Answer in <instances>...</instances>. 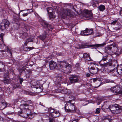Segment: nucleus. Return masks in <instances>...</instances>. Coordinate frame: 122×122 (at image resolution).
<instances>
[{"mask_svg": "<svg viewBox=\"0 0 122 122\" xmlns=\"http://www.w3.org/2000/svg\"><path fill=\"white\" fill-rule=\"evenodd\" d=\"M21 103L20 107L22 111L18 112V113L22 114L21 116L24 118H32L33 116L31 113V110L33 108V107L31 105H29L32 103L31 101L30 100L26 101H22Z\"/></svg>", "mask_w": 122, "mask_h": 122, "instance_id": "obj_1", "label": "nucleus"}, {"mask_svg": "<svg viewBox=\"0 0 122 122\" xmlns=\"http://www.w3.org/2000/svg\"><path fill=\"white\" fill-rule=\"evenodd\" d=\"M58 69L62 72H69L71 69L70 65L66 61H61L58 66Z\"/></svg>", "mask_w": 122, "mask_h": 122, "instance_id": "obj_2", "label": "nucleus"}, {"mask_svg": "<svg viewBox=\"0 0 122 122\" xmlns=\"http://www.w3.org/2000/svg\"><path fill=\"white\" fill-rule=\"evenodd\" d=\"M109 108L113 114L116 115L120 113L122 111V107L118 104H115L114 106L110 105L109 106Z\"/></svg>", "mask_w": 122, "mask_h": 122, "instance_id": "obj_3", "label": "nucleus"}, {"mask_svg": "<svg viewBox=\"0 0 122 122\" xmlns=\"http://www.w3.org/2000/svg\"><path fill=\"white\" fill-rule=\"evenodd\" d=\"M64 108L66 112L71 113H74L76 112V109L74 103H71V102H67L65 105Z\"/></svg>", "mask_w": 122, "mask_h": 122, "instance_id": "obj_4", "label": "nucleus"}, {"mask_svg": "<svg viewBox=\"0 0 122 122\" xmlns=\"http://www.w3.org/2000/svg\"><path fill=\"white\" fill-rule=\"evenodd\" d=\"M110 90L114 93H120L122 94V87L120 85H117L112 87Z\"/></svg>", "mask_w": 122, "mask_h": 122, "instance_id": "obj_5", "label": "nucleus"}, {"mask_svg": "<svg viewBox=\"0 0 122 122\" xmlns=\"http://www.w3.org/2000/svg\"><path fill=\"white\" fill-rule=\"evenodd\" d=\"M9 23L8 21L6 19L3 20L0 24L1 29L3 31L4 30L8 28Z\"/></svg>", "mask_w": 122, "mask_h": 122, "instance_id": "obj_6", "label": "nucleus"}, {"mask_svg": "<svg viewBox=\"0 0 122 122\" xmlns=\"http://www.w3.org/2000/svg\"><path fill=\"white\" fill-rule=\"evenodd\" d=\"M83 12L84 16L86 18L90 19L93 18L92 14L90 10H86L84 11Z\"/></svg>", "mask_w": 122, "mask_h": 122, "instance_id": "obj_7", "label": "nucleus"}, {"mask_svg": "<svg viewBox=\"0 0 122 122\" xmlns=\"http://www.w3.org/2000/svg\"><path fill=\"white\" fill-rule=\"evenodd\" d=\"M71 10L68 9H63L61 13V16L65 17L71 14Z\"/></svg>", "mask_w": 122, "mask_h": 122, "instance_id": "obj_8", "label": "nucleus"}, {"mask_svg": "<svg viewBox=\"0 0 122 122\" xmlns=\"http://www.w3.org/2000/svg\"><path fill=\"white\" fill-rule=\"evenodd\" d=\"M116 24H117V27H115V29L117 30L121 29L122 28V26L120 23L117 22V20H114L111 23L112 25H115Z\"/></svg>", "mask_w": 122, "mask_h": 122, "instance_id": "obj_9", "label": "nucleus"}, {"mask_svg": "<svg viewBox=\"0 0 122 122\" xmlns=\"http://www.w3.org/2000/svg\"><path fill=\"white\" fill-rule=\"evenodd\" d=\"M88 70L90 72L93 74H96L98 72V69L95 68L93 66H90L88 68Z\"/></svg>", "mask_w": 122, "mask_h": 122, "instance_id": "obj_10", "label": "nucleus"}, {"mask_svg": "<svg viewBox=\"0 0 122 122\" xmlns=\"http://www.w3.org/2000/svg\"><path fill=\"white\" fill-rule=\"evenodd\" d=\"M83 58L85 59L86 61H92V60L90 56V55L88 54L85 53L83 54Z\"/></svg>", "mask_w": 122, "mask_h": 122, "instance_id": "obj_11", "label": "nucleus"}, {"mask_svg": "<svg viewBox=\"0 0 122 122\" xmlns=\"http://www.w3.org/2000/svg\"><path fill=\"white\" fill-rule=\"evenodd\" d=\"M50 68L51 70H53L56 68L57 65L56 63L53 61H50L49 63Z\"/></svg>", "mask_w": 122, "mask_h": 122, "instance_id": "obj_12", "label": "nucleus"}, {"mask_svg": "<svg viewBox=\"0 0 122 122\" xmlns=\"http://www.w3.org/2000/svg\"><path fill=\"white\" fill-rule=\"evenodd\" d=\"M70 80L71 83H75L78 81V78L76 76H73L70 78Z\"/></svg>", "mask_w": 122, "mask_h": 122, "instance_id": "obj_13", "label": "nucleus"}, {"mask_svg": "<svg viewBox=\"0 0 122 122\" xmlns=\"http://www.w3.org/2000/svg\"><path fill=\"white\" fill-rule=\"evenodd\" d=\"M108 63H107V62L104 61H103L101 60L99 62V63L103 68H105L106 67H108Z\"/></svg>", "mask_w": 122, "mask_h": 122, "instance_id": "obj_14", "label": "nucleus"}, {"mask_svg": "<svg viewBox=\"0 0 122 122\" xmlns=\"http://www.w3.org/2000/svg\"><path fill=\"white\" fill-rule=\"evenodd\" d=\"M112 47H114L115 48H116L115 47V46H113L112 44H111L110 45L108 46L105 47V52L107 53V54H109V52L108 51H110L111 50L112 48Z\"/></svg>", "mask_w": 122, "mask_h": 122, "instance_id": "obj_15", "label": "nucleus"}, {"mask_svg": "<svg viewBox=\"0 0 122 122\" xmlns=\"http://www.w3.org/2000/svg\"><path fill=\"white\" fill-rule=\"evenodd\" d=\"M6 102H3L0 103V109L3 110L7 107Z\"/></svg>", "mask_w": 122, "mask_h": 122, "instance_id": "obj_16", "label": "nucleus"}, {"mask_svg": "<svg viewBox=\"0 0 122 122\" xmlns=\"http://www.w3.org/2000/svg\"><path fill=\"white\" fill-rule=\"evenodd\" d=\"M108 64V66H112V67H115L116 66V67H117L118 66L117 61L116 60L112 61L111 63H109Z\"/></svg>", "mask_w": 122, "mask_h": 122, "instance_id": "obj_17", "label": "nucleus"}, {"mask_svg": "<svg viewBox=\"0 0 122 122\" xmlns=\"http://www.w3.org/2000/svg\"><path fill=\"white\" fill-rule=\"evenodd\" d=\"M60 115V114L58 111L55 110L54 112L51 114L52 117H58Z\"/></svg>", "mask_w": 122, "mask_h": 122, "instance_id": "obj_18", "label": "nucleus"}, {"mask_svg": "<svg viewBox=\"0 0 122 122\" xmlns=\"http://www.w3.org/2000/svg\"><path fill=\"white\" fill-rule=\"evenodd\" d=\"M43 25L44 26L46 27L50 31H51L52 30V28L51 27V26H50L45 21H43Z\"/></svg>", "mask_w": 122, "mask_h": 122, "instance_id": "obj_19", "label": "nucleus"}, {"mask_svg": "<svg viewBox=\"0 0 122 122\" xmlns=\"http://www.w3.org/2000/svg\"><path fill=\"white\" fill-rule=\"evenodd\" d=\"M46 32H44V33L42 35H41L38 37V38L40 39L43 40H44L46 37Z\"/></svg>", "mask_w": 122, "mask_h": 122, "instance_id": "obj_20", "label": "nucleus"}, {"mask_svg": "<svg viewBox=\"0 0 122 122\" xmlns=\"http://www.w3.org/2000/svg\"><path fill=\"white\" fill-rule=\"evenodd\" d=\"M100 11H103L105 9V7L104 5H100L98 7Z\"/></svg>", "mask_w": 122, "mask_h": 122, "instance_id": "obj_21", "label": "nucleus"}, {"mask_svg": "<svg viewBox=\"0 0 122 122\" xmlns=\"http://www.w3.org/2000/svg\"><path fill=\"white\" fill-rule=\"evenodd\" d=\"M105 45V44L104 43L101 44H97L92 45V46L94 48H96L100 47L103 46L104 45Z\"/></svg>", "mask_w": 122, "mask_h": 122, "instance_id": "obj_22", "label": "nucleus"}, {"mask_svg": "<svg viewBox=\"0 0 122 122\" xmlns=\"http://www.w3.org/2000/svg\"><path fill=\"white\" fill-rule=\"evenodd\" d=\"M87 28H86L85 30L82 31L81 32V34L82 35L84 36L88 35V34L87 33Z\"/></svg>", "mask_w": 122, "mask_h": 122, "instance_id": "obj_23", "label": "nucleus"}, {"mask_svg": "<svg viewBox=\"0 0 122 122\" xmlns=\"http://www.w3.org/2000/svg\"><path fill=\"white\" fill-rule=\"evenodd\" d=\"M87 34L88 35H92L93 33V29H88L87 28Z\"/></svg>", "mask_w": 122, "mask_h": 122, "instance_id": "obj_24", "label": "nucleus"}, {"mask_svg": "<svg viewBox=\"0 0 122 122\" xmlns=\"http://www.w3.org/2000/svg\"><path fill=\"white\" fill-rule=\"evenodd\" d=\"M50 19L51 20H52L53 18L55 17V15L53 14L52 12H51L48 14Z\"/></svg>", "mask_w": 122, "mask_h": 122, "instance_id": "obj_25", "label": "nucleus"}, {"mask_svg": "<svg viewBox=\"0 0 122 122\" xmlns=\"http://www.w3.org/2000/svg\"><path fill=\"white\" fill-rule=\"evenodd\" d=\"M110 117L109 116L108 117H106L104 119V122H110L111 119L109 117Z\"/></svg>", "mask_w": 122, "mask_h": 122, "instance_id": "obj_26", "label": "nucleus"}, {"mask_svg": "<svg viewBox=\"0 0 122 122\" xmlns=\"http://www.w3.org/2000/svg\"><path fill=\"white\" fill-rule=\"evenodd\" d=\"M34 47H26L24 48V50L26 51H29L30 50L34 49Z\"/></svg>", "mask_w": 122, "mask_h": 122, "instance_id": "obj_27", "label": "nucleus"}, {"mask_svg": "<svg viewBox=\"0 0 122 122\" xmlns=\"http://www.w3.org/2000/svg\"><path fill=\"white\" fill-rule=\"evenodd\" d=\"M2 81L4 82L5 84H8L9 82V81L8 79L4 78L3 80H2Z\"/></svg>", "mask_w": 122, "mask_h": 122, "instance_id": "obj_28", "label": "nucleus"}, {"mask_svg": "<svg viewBox=\"0 0 122 122\" xmlns=\"http://www.w3.org/2000/svg\"><path fill=\"white\" fill-rule=\"evenodd\" d=\"M28 36V34L27 33L25 32L22 34V37L23 39H25Z\"/></svg>", "mask_w": 122, "mask_h": 122, "instance_id": "obj_29", "label": "nucleus"}, {"mask_svg": "<svg viewBox=\"0 0 122 122\" xmlns=\"http://www.w3.org/2000/svg\"><path fill=\"white\" fill-rule=\"evenodd\" d=\"M52 8L51 7H48L47 8V10L48 14L51 12H52Z\"/></svg>", "mask_w": 122, "mask_h": 122, "instance_id": "obj_30", "label": "nucleus"}, {"mask_svg": "<svg viewBox=\"0 0 122 122\" xmlns=\"http://www.w3.org/2000/svg\"><path fill=\"white\" fill-rule=\"evenodd\" d=\"M101 111V109L100 108H97L96 110L95 113L96 114H98Z\"/></svg>", "mask_w": 122, "mask_h": 122, "instance_id": "obj_31", "label": "nucleus"}, {"mask_svg": "<svg viewBox=\"0 0 122 122\" xmlns=\"http://www.w3.org/2000/svg\"><path fill=\"white\" fill-rule=\"evenodd\" d=\"M18 78L19 80L20 83L21 84H22V83L23 81V79L21 78L19 76H18Z\"/></svg>", "mask_w": 122, "mask_h": 122, "instance_id": "obj_32", "label": "nucleus"}, {"mask_svg": "<svg viewBox=\"0 0 122 122\" xmlns=\"http://www.w3.org/2000/svg\"><path fill=\"white\" fill-rule=\"evenodd\" d=\"M102 80V79H99V78H94L93 79V81L95 82L97 81H101Z\"/></svg>", "mask_w": 122, "mask_h": 122, "instance_id": "obj_33", "label": "nucleus"}, {"mask_svg": "<svg viewBox=\"0 0 122 122\" xmlns=\"http://www.w3.org/2000/svg\"><path fill=\"white\" fill-rule=\"evenodd\" d=\"M100 35V33L98 31H97L95 34V36L97 37L99 36Z\"/></svg>", "mask_w": 122, "mask_h": 122, "instance_id": "obj_34", "label": "nucleus"}, {"mask_svg": "<svg viewBox=\"0 0 122 122\" xmlns=\"http://www.w3.org/2000/svg\"><path fill=\"white\" fill-rule=\"evenodd\" d=\"M27 41L29 42H33V39L31 38H29L26 40Z\"/></svg>", "mask_w": 122, "mask_h": 122, "instance_id": "obj_35", "label": "nucleus"}, {"mask_svg": "<svg viewBox=\"0 0 122 122\" xmlns=\"http://www.w3.org/2000/svg\"><path fill=\"white\" fill-rule=\"evenodd\" d=\"M107 57L105 56H103L101 60L103 61H104L107 62Z\"/></svg>", "mask_w": 122, "mask_h": 122, "instance_id": "obj_36", "label": "nucleus"}, {"mask_svg": "<svg viewBox=\"0 0 122 122\" xmlns=\"http://www.w3.org/2000/svg\"><path fill=\"white\" fill-rule=\"evenodd\" d=\"M4 35V34L3 33H2L0 34V37L2 40H3V37Z\"/></svg>", "mask_w": 122, "mask_h": 122, "instance_id": "obj_37", "label": "nucleus"}, {"mask_svg": "<svg viewBox=\"0 0 122 122\" xmlns=\"http://www.w3.org/2000/svg\"><path fill=\"white\" fill-rule=\"evenodd\" d=\"M55 110H54L53 109H51V110L49 111V112L51 114H52V113L54 112V111Z\"/></svg>", "mask_w": 122, "mask_h": 122, "instance_id": "obj_38", "label": "nucleus"}, {"mask_svg": "<svg viewBox=\"0 0 122 122\" xmlns=\"http://www.w3.org/2000/svg\"><path fill=\"white\" fill-rule=\"evenodd\" d=\"M30 26H26L25 29L28 31L29 30H30Z\"/></svg>", "mask_w": 122, "mask_h": 122, "instance_id": "obj_39", "label": "nucleus"}, {"mask_svg": "<svg viewBox=\"0 0 122 122\" xmlns=\"http://www.w3.org/2000/svg\"><path fill=\"white\" fill-rule=\"evenodd\" d=\"M28 14H29V13H24V14H23L22 15L23 16H27Z\"/></svg>", "mask_w": 122, "mask_h": 122, "instance_id": "obj_40", "label": "nucleus"}, {"mask_svg": "<svg viewBox=\"0 0 122 122\" xmlns=\"http://www.w3.org/2000/svg\"><path fill=\"white\" fill-rule=\"evenodd\" d=\"M28 42V41H27L26 40V41L24 43V45L26 46H27V43Z\"/></svg>", "mask_w": 122, "mask_h": 122, "instance_id": "obj_41", "label": "nucleus"}, {"mask_svg": "<svg viewBox=\"0 0 122 122\" xmlns=\"http://www.w3.org/2000/svg\"><path fill=\"white\" fill-rule=\"evenodd\" d=\"M12 113H13V112H8L7 113V115H10L12 114Z\"/></svg>", "mask_w": 122, "mask_h": 122, "instance_id": "obj_42", "label": "nucleus"}, {"mask_svg": "<svg viewBox=\"0 0 122 122\" xmlns=\"http://www.w3.org/2000/svg\"><path fill=\"white\" fill-rule=\"evenodd\" d=\"M90 76V74L89 73H87L86 74V76L87 77H89Z\"/></svg>", "mask_w": 122, "mask_h": 122, "instance_id": "obj_43", "label": "nucleus"}, {"mask_svg": "<svg viewBox=\"0 0 122 122\" xmlns=\"http://www.w3.org/2000/svg\"><path fill=\"white\" fill-rule=\"evenodd\" d=\"M78 120L77 119H76L73 120L72 122H78Z\"/></svg>", "mask_w": 122, "mask_h": 122, "instance_id": "obj_44", "label": "nucleus"}, {"mask_svg": "<svg viewBox=\"0 0 122 122\" xmlns=\"http://www.w3.org/2000/svg\"><path fill=\"white\" fill-rule=\"evenodd\" d=\"M18 86L16 85H15L14 86H13V88H18Z\"/></svg>", "mask_w": 122, "mask_h": 122, "instance_id": "obj_45", "label": "nucleus"}, {"mask_svg": "<svg viewBox=\"0 0 122 122\" xmlns=\"http://www.w3.org/2000/svg\"><path fill=\"white\" fill-rule=\"evenodd\" d=\"M49 122H54V121L53 119H49Z\"/></svg>", "mask_w": 122, "mask_h": 122, "instance_id": "obj_46", "label": "nucleus"}, {"mask_svg": "<svg viewBox=\"0 0 122 122\" xmlns=\"http://www.w3.org/2000/svg\"><path fill=\"white\" fill-rule=\"evenodd\" d=\"M66 91H67V94H70V92H69V93H68V92H70V90H66Z\"/></svg>", "mask_w": 122, "mask_h": 122, "instance_id": "obj_47", "label": "nucleus"}, {"mask_svg": "<svg viewBox=\"0 0 122 122\" xmlns=\"http://www.w3.org/2000/svg\"><path fill=\"white\" fill-rule=\"evenodd\" d=\"M120 14L122 16V10H121L120 12Z\"/></svg>", "mask_w": 122, "mask_h": 122, "instance_id": "obj_48", "label": "nucleus"}, {"mask_svg": "<svg viewBox=\"0 0 122 122\" xmlns=\"http://www.w3.org/2000/svg\"><path fill=\"white\" fill-rule=\"evenodd\" d=\"M7 90H10V88H9V87H8V88H7Z\"/></svg>", "mask_w": 122, "mask_h": 122, "instance_id": "obj_49", "label": "nucleus"}, {"mask_svg": "<svg viewBox=\"0 0 122 122\" xmlns=\"http://www.w3.org/2000/svg\"><path fill=\"white\" fill-rule=\"evenodd\" d=\"M98 122V120H96L94 122Z\"/></svg>", "mask_w": 122, "mask_h": 122, "instance_id": "obj_50", "label": "nucleus"}, {"mask_svg": "<svg viewBox=\"0 0 122 122\" xmlns=\"http://www.w3.org/2000/svg\"><path fill=\"white\" fill-rule=\"evenodd\" d=\"M60 89H58V92H61V91H60Z\"/></svg>", "mask_w": 122, "mask_h": 122, "instance_id": "obj_51", "label": "nucleus"}, {"mask_svg": "<svg viewBox=\"0 0 122 122\" xmlns=\"http://www.w3.org/2000/svg\"><path fill=\"white\" fill-rule=\"evenodd\" d=\"M100 102L99 103V102H98V104L99 105L100 104Z\"/></svg>", "mask_w": 122, "mask_h": 122, "instance_id": "obj_52", "label": "nucleus"}, {"mask_svg": "<svg viewBox=\"0 0 122 122\" xmlns=\"http://www.w3.org/2000/svg\"><path fill=\"white\" fill-rule=\"evenodd\" d=\"M105 106V105H104L103 106V107H104V106Z\"/></svg>", "mask_w": 122, "mask_h": 122, "instance_id": "obj_53", "label": "nucleus"}, {"mask_svg": "<svg viewBox=\"0 0 122 122\" xmlns=\"http://www.w3.org/2000/svg\"><path fill=\"white\" fill-rule=\"evenodd\" d=\"M1 69H0V71H1Z\"/></svg>", "mask_w": 122, "mask_h": 122, "instance_id": "obj_54", "label": "nucleus"}, {"mask_svg": "<svg viewBox=\"0 0 122 122\" xmlns=\"http://www.w3.org/2000/svg\"><path fill=\"white\" fill-rule=\"evenodd\" d=\"M49 58V57H48V58Z\"/></svg>", "mask_w": 122, "mask_h": 122, "instance_id": "obj_55", "label": "nucleus"}]
</instances>
